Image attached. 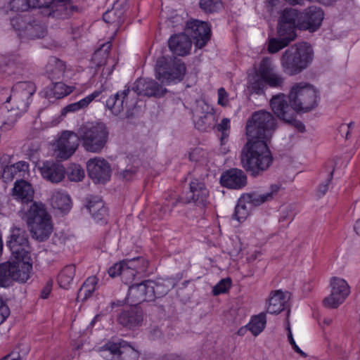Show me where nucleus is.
Listing matches in <instances>:
<instances>
[{
    "label": "nucleus",
    "mask_w": 360,
    "mask_h": 360,
    "mask_svg": "<svg viewBox=\"0 0 360 360\" xmlns=\"http://www.w3.org/2000/svg\"><path fill=\"white\" fill-rule=\"evenodd\" d=\"M288 330V340L290 343V345H291L292 348L294 349V351L295 352H297V354H299L300 356H302V357H306L307 356V354L298 347V345L296 344L294 338H293V336H292V331L290 330V326L289 324L288 325V328H287Z\"/></svg>",
    "instance_id": "obj_55"
},
{
    "label": "nucleus",
    "mask_w": 360,
    "mask_h": 360,
    "mask_svg": "<svg viewBox=\"0 0 360 360\" xmlns=\"http://www.w3.org/2000/svg\"><path fill=\"white\" fill-rule=\"evenodd\" d=\"M120 324L129 329H135L141 326L143 322V314L136 307H131L129 310L123 311L118 316Z\"/></svg>",
    "instance_id": "obj_26"
},
{
    "label": "nucleus",
    "mask_w": 360,
    "mask_h": 360,
    "mask_svg": "<svg viewBox=\"0 0 360 360\" xmlns=\"http://www.w3.org/2000/svg\"><path fill=\"white\" fill-rule=\"evenodd\" d=\"M354 126V122H350L347 124H342L338 128V131L342 136H345V139L350 138V130Z\"/></svg>",
    "instance_id": "obj_59"
},
{
    "label": "nucleus",
    "mask_w": 360,
    "mask_h": 360,
    "mask_svg": "<svg viewBox=\"0 0 360 360\" xmlns=\"http://www.w3.org/2000/svg\"><path fill=\"white\" fill-rule=\"evenodd\" d=\"M138 98L133 88L125 86L124 89L117 91L110 96L106 101V107L115 115L124 112L126 117L132 115V110L136 107Z\"/></svg>",
    "instance_id": "obj_10"
},
{
    "label": "nucleus",
    "mask_w": 360,
    "mask_h": 360,
    "mask_svg": "<svg viewBox=\"0 0 360 360\" xmlns=\"http://www.w3.org/2000/svg\"><path fill=\"white\" fill-rule=\"evenodd\" d=\"M155 70L156 78L162 84H169L183 80L186 68L181 59L161 56L156 61Z\"/></svg>",
    "instance_id": "obj_9"
},
{
    "label": "nucleus",
    "mask_w": 360,
    "mask_h": 360,
    "mask_svg": "<svg viewBox=\"0 0 360 360\" xmlns=\"http://www.w3.org/2000/svg\"><path fill=\"white\" fill-rule=\"evenodd\" d=\"M276 127V120L267 111H257L252 114L246 124V135L250 140H264L271 138Z\"/></svg>",
    "instance_id": "obj_8"
},
{
    "label": "nucleus",
    "mask_w": 360,
    "mask_h": 360,
    "mask_svg": "<svg viewBox=\"0 0 360 360\" xmlns=\"http://www.w3.org/2000/svg\"><path fill=\"white\" fill-rule=\"evenodd\" d=\"M295 38H292L290 35L279 36V38H273L269 40L268 51L270 53H275L287 46L289 43Z\"/></svg>",
    "instance_id": "obj_41"
},
{
    "label": "nucleus",
    "mask_w": 360,
    "mask_h": 360,
    "mask_svg": "<svg viewBox=\"0 0 360 360\" xmlns=\"http://www.w3.org/2000/svg\"><path fill=\"white\" fill-rule=\"evenodd\" d=\"M119 3L114 4L111 10H108L103 15V20L108 24L119 25L124 21V11L119 8Z\"/></svg>",
    "instance_id": "obj_37"
},
{
    "label": "nucleus",
    "mask_w": 360,
    "mask_h": 360,
    "mask_svg": "<svg viewBox=\"0 0 360 360\" xmlns=\"http://www.w3.org/2000/svg\"><path fill=\"white\" fill-rule=\"evenodd\" d=\"M17 172L14 169V166L8 165L4 168L2 178L5 181H12Z\"/></svg>",
    "instance_id": "obj_57"
},
{
    "label": "nucleus",
    "mask_w": 360,
    "mask_h": 360,
    "mask_svg": "<svg viewBox=\"0 0 360 360\" xmlns=\"http://www.w3.org/2000/svg\"><path fill=\"white\" fill-rule=\"evenodd\" d=\"M323 18L324 13L321 8L309 6L300 12L299 30L314 32L321 27Z\"/></svg>",
    "instance_id": "obj_18"
},
{
    "label": "nucleus",
    "mask_w": 360,
    "mask_h": 360,
    "mask_svg": "<svg viewBox=\"0 0 360 360\" xmlns=\"http://www.w3.org/2000/svg\"><path fill=\"white\" fill-rule=\"evenodd\" d=\"M273 156L264 140H250L243 147L240 161L242 167L251 176H262L273 163Z\"/></svg>",
    "instance_id": "obj_2"
},
{
    "label": "nucleus",
    "mask_w": 360,
    "mask_h": 360,
    "mask_svg": "<svg viewBox=\"0 0 360 360\" xmlns=\"http://www.w3.org/2000/svg\"><path fill=\"white\" fill-rule=\"evenodd\" d=\"M11 166H14V169L18 172H27L29 169V163L25 161H19Z\"/></svg>",
    "instance_id": "obj_61"
},
{
    "label": "nucleus",
    "mask_w": 360,
    "mask_h": 360,
    "mask_svg": "<svg viewBox=\"0 0 360 360\" xmlns=\"http://www.w3.org/2000/svg\"><path fill=\"white\" fill-rule=\"evenodd\" d=\"M330 294L323 300V304L328 308H337L344 302L350 293L347 282L340 278H333L330 281Z\"/></svg>",
    "instance_id": "obj_15"
},
{
    "label": "nucleus",
    "mask_w": 360,
    "mask_h": 360,
    "mask_svg": "<svg viewBox=\"0 0 360 360\" xmlns=\"http://www.w3.org/2000/svg\"><path fill=\"white\" fill-rule=\"evenodd\" d=\"M231 286V280L229 278L221 279L212 289V293L217 296L228 292Z\"/></svg>",
    "instance_id": "obj_49"
},
{
    "label": "nucleus",
    "mask_w": 360,
    "mask_h": 360,
    "mask_svg": "<svg viewBox=\"0 0 360 360\" xmlns=\"http://www.w3.org/2000/svg\"><path fill=\"white\" fill-rule=\"evenodd\" d=\"M31 17L28 15H17L11 20V24L14 30L24 31L26 33Z\"/></svg>",
    "instance_id": "obj_48"
},
{
    "label": "nucleus",
    "mask_w": 360,
    "mask_h": 360,
    "mask_svg": "<svg viewBox=\"0 0 360 360\" xmlns=\"http://www.w3.org/2000/svg\"><path fill=\"white\" fill-rule=\"evenodd\" d=\"M281 188L280 184H272L270 186V191L264 194H258L256 192L243 194V199L248 203L253 206H259L262 204L269 202L278 193Z\"/></svg>",
    "instance_id": "obj_30"
},
{
    "label": "nucleus",
    "mask_w": 360,
    "mask_h": 360,
    "mask_svg": "<svg viewBox=\"0 0 360 360\" xmlns=\"http://www.w3.org/2000/svg\"><path fill=\"white\" fill-rule=\"evenodd\" d=\"M205 155V152L200 148H195L189 153V160L192 162L200 161Z\"/></svg>",
    "instance_id": "obj_56"
},
{
    "label": "nucleus",
    "mask_w": 360,
    "mask_h": 360,
    "mask_svg": "<svg viewBox=\"0 0 360 360\" xmlns=\"http://www.w3.org/2000/svg\"><path fill=\"white\" fill-rule=\"evenodd\" d=\"M132 88L136 94V98L139 95L160 98L163 96L167 92V89L155 80L144 78L136 79Z\"/></svg>",
    "instance_id": "obj_22"
},
{
    "label": "nucleus",
    "mask_w": 360,
    "mask_h": 360,
    "mask_svg": "<svg viewBox=\"0 0 360 360\" xmlns=\"http://www.w3.org/2000/svg\"><path fill=\"white\" fill-rule=\"evenodd\" d=\"M46 34V29L38 20L30 19L25 34L30 39L42 38Z\"/></svg>",
    "instance_id": "obj_39"
},
{
    "label": "nucleus",
    "mask_w": 360,
    "mask_h": 360,
    "mask_svg": "<svg viewBox=\"0 0 360 360\" xmlns=\"http://www.w3.org/2000/svg\"><path fill=\"white\" fill-rule=\"evenodd\" d=\"M13 195L22 203L31 202L24 213L23 219L32 237L40 242L47 240L53 231L51 217L42 203L32 201L34 190L32 185L25 180L17 181L13 188Z\"/></svg>",
    "instance_id": "obj_1"
},
{
    "label": "nucleus",
    "mask_w": 360,
    "mask_h": 360,
    "mask_svg": "<svg viewBox=\"0 0 360 360\" xmlns=\"http://www.w3.org/2000/svg\"><path fill=\"white\" fill-rule=\"evenodd\" d=\"M102 91V90L94 91L80 101L66 105L61 110V115L65 116L68 112H74L81 109L86 108L96 98L100 96Z\"/></svg>",
    "instance_id": "obj_33"
},
{
    "label": "nucleus",
    "mask_w": 360,
    "mask_h": 360,
    "mask_svg": "<svg viewBox=\"0 0 360 360\" xmlns=\"http://www.w3.org/2000/svg\"><path fill=\"white\" fill-rule=\"evenodd\" d=\"M146 265L147 262L139 257L117 263L109 268L108 273L112 278L120 275L124 281L128 283L135 276L136 272L138 271V270L136 269V268L140 271H143L145 269Z\"/></svg>",
    "instance_id": "obj_14"
},
{
    "label": "nucleus",
    "mask_w": 360,
    "mask_h": 360,
    "mask_svg": "<svg viewBox=\"0 0 360 360\" xmlns=\"http://www.w3.org/2000/svg\"><path fill=\"white\" fill-rule=\"evenodd\" d=\"M220 184L227 188L240 190L247 185L248 177L242 169L231 168L222 173Z\"/></svg>",
    "instance_id": "obj_23"
},
{
    "label": "nucleus",
    "mask_w": 360,
    "mask_h": 360,
    "mask_svg": "<svg viewBox=\"0 0 360 360\" xmlns=\"http://www.w3.org/2000/svg\"><path fill=\"white\" fill-rule=\"evenodd\" d=\"M139 355V352L127 342H120V360H137Z\"/></svg>",
    "instance_id": "obj_44"
},
{
    "label": "nucleus",
    "mask_w": 360,
    "mask_h": 360,
    "mask_svg": "<svg viewBox=\"0 0 360 360\" xmlns=\"http://www.w3.org/2000/svg\"><path fill=\"white\" fill-rule=\"evenodd\" d=\"M29 352L28 347L23 345L15 349L8 356H5L7 360H25Z\"/></svg>",
    "instance_id": "obj_50"
},
{
    "label": "nucleus",
    "mask_w": 360,
    "mask_h": 360,
    "mask_svg": "<svg viewBox=\"0 0 360 360\" xmlns=\"http://www.w3.org/2000/svg\"><path fill=\"white\" fill-rule=\"evenodd\" d=\"M10 315V309L4 302L0 298V324L4 323Z\"/></svg>",
    "instance_id": "obj_58"
},
{
    "label": "nucleus",
    "mask_w": 360,
    "mask_h": 360,
    "mask_svg": "<svg viewBox=\"0 0 360 360\" xmlns=\"http://www.w3.org/2000/svg\"><path fill=\"white\" fill-rule=\"evenodd\" d=\"M319 99L317 89L307 82L295 83L289 91V100L296 114L313 110L318 105Z\"/></svg>",
    "instance_id": "obj_7"
},
{
    "label": "nucleus",
    "mask_w": 360,
    "mask_h": 360,
    "mask_svg": "<svg viewBox=\"0 0 360 360\" xmlns=\"http://www.w3.org/2000/svg\"><path fill=\"white\" fill-rule=\"evenodd\" d=\"M169 49L176 55L186 56L191 49V39L185 34H175L170 37L169 41Z\"/></svg>",
    "instance_id": "obj_28"
},
{
    "label": "nucleus",
    "mask_w": 360,
    "mask_h": 360,
    "mask_svg": "<svg viewBox=\"0 0 360 360\" xmlns=\"http://www.w3.org/2000/svg\"><path fill=\"white\" fill-rule=\"evenodd\" d=\"M8 248H15L20 246L25 248L29 245L28 235L25 230L13 227L11 229L9 239L6 241Z\"/></svg>",
    "instance_id": "obj_34"
},
{
    "label": "nucleus",
    "mask_w": 360,
    "mask_h": 360,
    "mask_svg": "<svg viewBox=\"0 0 360 360\" xmlns=\"http://www.w3.org/2000/svg\"><path fill=\"white\" fill-rule=\"evenodd\" d=\"M32 258L27 249H16L12 252L10 259L0 264V280L5 286L13 281L25 283L32 275Z\"/></svg>",
    "instance_id": "obj_3"
},
{
    "label": "nucleus",
    "mask_w": 360,
    "mask_h": 360,
    "mask_svg": "<svg viewBox=\"0 0 360 360\" xmlns=\"http://www.w3.org/2000/svg\"><path fill=\"white\" fill-rule=\"evenodd\" d=\"M270 106L274 113L283 121H290L296 117V112L287 96L283 93L277 94L270 100Z\"/></svg>",
    "instance_id": "obj_19"
},
{
    "label": "nucleus",
    "mask_w": 360,
    "mask_h": 360,
    "mask_svg": "<svg viewBox=\"0 0 360 360\" xmlns=\"http://www.w3.org/2000/svg\"><path fill=\"white\" fill-rule=\"evenodd\" d=\"M84 176V172L79 166H74L68 173L71 181H80Z\"/></svg>",
    "instance_id": "obj_52"
},
{
    "label": "nucleus",
    "mask_w": 360,
    "mask_h": 360,
    "mask_svg": "<svg viewBox=\"0 0 360 360\" xmlns=\"http://www.w3.org/2000/svg\"><path fill=\"white\" fill-rule=\"evenodd\" d=\"M111 49V41H107L103 44L100 49L95 51L93 56V60L96 63L97 66L100 67L106 63V60Z\"/></svg>",
    "instance_id": "obj_42"
},
{
    "label": "nucleus",
    "mask_w": 360,
    "mask_h": 360,
    "mask_svg": "<svg viewBox=\"0 0 360 360\" xmlns=\"http://www.w3.org/2000/svg\"><path fill=\"white\" fill-rule=\"evenodd\" d=\"M285 122L292 124L300 132H304L305 131V127L304 124L301 121L295 120V117H293V120L290 121Z\"/></svg>",
    "instance_id": "obj_62"
},
{
    "label": "nucleus",
    "mask_w": 360,
    "mask_h": 360,
    "mask_svg": "<svg viewBox=\"0 0 360 360\" xmlns=\"http://www.w3.org/2000/svg\"><path fill=\"white\" fill-rule=\"evenodd\" d=\"M200 8L205 13H217L223 8L222 0H200Z\"/></svg>",
    "instance_id": "obj_45"
},
{
    "label": "nucleus",
    "mask_w": 360,
    "mask_h": 360,
    "mask_svg": "<svg viewBox=\"0 0 360 360\" xmlns=\"http://www.w3.org/2000/svg\"><path fill=\"white\" fill-rule=\"evenodd\" d=\"M51 291V285L47 284L42 290L41 297L44 299H46L49 295Z\"/></svg>",
    "instance_id": "obj_63"
},
{
    "label": "nucleus",
    "mask_w": 360,
    "mask_h": 360,
    "mask_svg": "<svg viewBox=\"0 0 360 360\" xmlns=\"http://www.w3.org/2000/svg\"><path fill=\"white\" fill-rule=\"evenodd\" d=\"M41 175L45 180L53 184H58L63 180L65 169L63 165L55 161L46 160L39 167Z\"/></svg>",
    "instance_id": "obj_24"
},
{
    "label": "nucleus",
    "mask_w": 360,
    "mask_h": 360,
    "mask_svg": "<svg viewBox=\"0 0 360 360\" xmlns=\"http://www.w3.org/2000/svg\"><path fill=\"white\" fill-rule=\"evenodd\" d=\"M312 58L311 47L306 42L297 43L283 52L281 65L287 75H296L307 68Z\"/></svg>",
    "instance_id": "obj_5"
},
{
    "label": "nucleus",
    "mask_w": 360,
    "mask_h": 360,
    "mask_svg": "<svg viewBox=\"0 0 360 360\" xmlns=\"http://www.w3.org/2000/svg\"><path fill=\"white\" fill-rule=\"evenodd\" d=\"M57 1L63 3L60 6H62L64 8L65 11V15H70L75 12H79V9L76 6H72L70 4V0H56Z\"/></svg>",
    "instance_id": "obj_54"
},
{
    "label": "nucleus",
    "mask_w": 360,
    "mask_h": 360,
    "mask_svg": "<svg viewBox=\"0 0 360 360\" xmlns=\"http://www.w3.org/2000/svg\"><path fill=\"white\" fill-rule=\"evenodd\" d=\"M79 135L72 131H64L57 141L55 153L62 160L68 159L79 146Z\"/></svg>",
    "instance_id": "obj_20"
},
{
    "label": "nucleus",
    "mask_w": 360,
    "mask_h": 360,
    "mask_svg": "<svg viewBox=\"0 0 360 360\" xmlns=\"http://www.w3.org/2000/svg\"><path fill=\"white\" fill-rule=\"evenodd\" d=\"M216 129L221 133L220 143L221 146L226 144L231 131V121L229 118H223L220 123L216 125Z\"/></svg>",
    "instance_id": "obj_46"
},
{
    "label": "nucleus",
    "mask_w": 360,
    "mask_h": 360,
    "mask_svg": "<svg viewBox=\"0 0 360 360\" xmlns=\"http://www.w3.org/2000/svg\"><path fill=\"white\" fill-rule=\"evenodd\" d=\"M32 8L41 9V13L45 16L68 17L65 15L64 8L60 6L63 4L56 0H33Z\"/></svg>",
    "instance_id": "obj_25"
},
{
    "label": "nucleus",
    "mask_w": 360,
    "mask_h": 360,
    "mask_svg": "<svg viewBox=\"0 0 360 360\" xmlns=\"http://www.w3.org/2000/svg\"><path fill=\"white\" fill-rule=\"evenodd\" d=\"M168 288L161 289L160 283H154L151 281L132 285L129 288L127 302L131 304L136 305L145 301L153 300L155 297H160L166 293Z\"/></svg>",
    "instance_id": "obj_11"
},
{
    "label": "nucleus",
    "mask_w": 360,
    "mask_h": 360,
    "mask_svg": "<svg viewBox=\"0 0 360 360\" xmlns=\"http://www.w3.org/2000/svg\"><path fill=\"white\" fill-rule=\"evenodd\" d=\"M50 202L53 209L68 212L71 209V199L65 192L55 191L52 193Z\"/></svg>",
    "instance_id": "obj_32"
},
{
    "label": "nucleus",
    "mask_w": 360,
    "mask_h": 360,
    "mask_svg": "<svg viewBox=\"0 0 360 360\" xmlns=\"http://www.w3.org/2000/svg\"><path fill=\"white\" fill-rule=\"evenodd\" d=\"M75 275V266L68 265L64 267L58 274V283L60 288L68 289Z\"/></svg>",
    "instance_id": "obj_38"
},
{
    "label": "nucleus",
    "mask_w": 360,
    "mask_h": 360,
    "mask_svg": "<svg viewBox=\"0 0 360 360\" xmlns=\"http://www.w3.org/2000/svg\"><path fill=\"white\" fill-rule=\"evenodd\" d=\"M79 141L88 152L100 153L108 139V131L103 122H86L77 131Z\"/></svg>",
    "instance_id": "obj_6"
},
{
    "label": "nucleus",
    "mask_w": 360,
    "mask_h": 360,
    "mask_svg": "<svg viewBox=\"0 0 360 360\" xmlns=\"http://www.w3.org/2000/svg\"><path fill=\"white\" fill-rule=\"evenodd\" d=\"M209 195V191L205 184L194 179L189 184V191L184 196L180 197L174 202H172V207L176 206L178 202H181L183 204L193 203L198 207H205L208 203Z\"/></svg>",
    "instance_id": "obj_12"
},
{
    "label": "nucleus",
    "mask_w": 360,
    "mask_h": 360,
    "mask_svg": "<svg viewBox=\"0 0 360 360\" xmlns=\"http://www.w3.org/2000/svg\"><path fill=\"white\" fill-rule=\"evenodd\" d=\"M266 317L264 313H260L251 317L246 328L254 336L259 335L265 328Z\"/></svg>",
    "instance_id": "obj_36"
},
{
    "label": "nucleus",
    "mask_w": 360,
    "mask_h": 360,
    "mask_svg": "<svg viewBox=\"0 0 360 360\" xmlns=\"http://www.w3.org/2000/svg\"><path fill=\"white\" fill-rule=\"evenodd\" d=\"M288 293L281 290L272 291L266 303V308L268 313L271 314H279L285 307L288 300Z\"/></svg>",
    "instance_id": "obj_29"
},
{
    "label": "nucleus",
    "mask_w": 360,
    "mask_h": 360,
    "mask_svg": "<svg viewBox=\"0 0 360 360\" xmlns=\"http://www.w3.org/2000/svg\"><path fill=\"white\" fill-rule=\"evenodd\" d=\"M86 169L89 177L96 184H104L110 179L111 168L105 159L94 158L88 160Z\"/></svg>",
    "instance_id": "obj_21"
},
{
    "label": "nucleus",
    "mask_w": 360,
    "mask_h": 360,
    "mask_svg": "<svg viewBox=\"0 0 360 360\" xmlns=\"http://www.w3.org/2000/svg\"><path fill=\"white\" fill-rule=\"evenodd\" d=\"M35 91L36 86L33 82H20L13 86L7 102L12 101L20 112H26L29 108L31 97Z\"/></svg>",
    "instance_id": "obj_13"
},
{
    "label": "nucleus",
    "mask_w": 360,
    "mask_h": 360,
    "mask_svg": "<svg viewBox=\"0 0 360 360\" xmlns=\"http://www.w3.org/2000/svg\"><path fill=\"white\" fill-rule=\"evenodd\" d=\"M74 86H68L63 82H53L51 91L53 98L60 99L70 94L74 91Z\"/></svg>",
    "instance_id": "obj_43"
},
{
    "label": "nucleus",
    "mask_w": 360,
    "mask_h": 360,
    "mask_svg": "<svg viewBox=\"0 0 360 360\" xmlns=\"http://www.w3.org/2000/svg\"><path fill=\"white\" fill-rule=\"evenodd\" d=\"M185 31L198 49L203 48L210 39L211 30L209 25L198 20L187 22Z\"/></svg>",
    "instance_id": "obj_16"
},
{
    "label": "nucleus",
    "mask_w": 360,
    "mask_h": 360,
    "mask_svg": "<svg viewBox=\"0 0 360 360\" xmlns=\"http://www.w3.org/2000/svg\"><path fill=\"white\" fill-rule=\"evenodd\" d=\"M285 78L276 69L271 58H263L256 70V76L248 82V89L251 94L262 95L266 87L282 89Z\"/></svg>",
    "instance_id": "obj_4"
},
{
    "label": "nucleus",
    "mask_w": 360,
    "mask_h": 360,
    "mask_svg": "<svg viewBox=\"0 0 360 360\" xmlns=\"http://www.w3.org/2000/svg\"><path fill=\"white\" fill-rule=\"evenodd\" d=\"M86 202V207L94 219L97 222L105 223L108 212L102 199L98 196H90Z\"/></svg>",
    "instance_id": "obj_27"
},
{
    "label": "nucleus",
    "mask_w": 360,
    "mask_h": 360,
    "mask_svg": "<svg viewBox=\"0 0 360 360\" xmlns=\"http://www.w3.org/2000/svg\"><path fill=\"white\" fill-rule=\"evenodd\" d=\"M120 342H108L98 348V352L106 360H120Z\"/></svg>",
    "instance_id": "obj_35"
},
{
    "label": "nucleus",
    "mask_w": 360,
    "mask_h": 360,
    "mask_svg": "<svg viewBox=\"0 0 360 360\" xmlns=\"http://www.w3.org/2000/svg\"><path fill=\"white\" fill-rule=\"evenodd\" d=\"M300 12L292 8H285L278 20V36L290 35L296 38V30L299 29Z\"/></svg>",
    "instance_id": "obj_17"
},
{
    "label": "nucleus",
    "mask_w": 360,
    "mask_h": 360,
    "mask_svg": "<svg viewBox=\"0 0 360 360\" xmlns=\"http://www.w3.org/2000/svg\"><path fill=\"white\" fill-rule=\"evenodd\" d=\"M66 69L63 61L57 58H51L46 66V72L49 79L52 82L63 78Z\"/></svg>",
    "instance_id": "obj_31"
},
{
    "label": "nucleus",
    "mask_w": 360,
    "mask_h": 360,
    "mask_svg": "<svg viewBox=\"0 0 360 360\" xmlns=\"http://www.w3.org/2000/svg\"><path fill=\"white\" fill-rule=\"evenodd\" d=\"M218 104L221 106H226L228 104V94L224 88L221 87L218 89Z\"/></svg>",
    "instance_id": "obj_60"
},
{
    "label": "nucleus",
    "mask_w": 360,
    "mask_h": 360,
    "mask_svg": "<svg viewBox=\"0 0 360 360\" xmlns=\"http://www.w3.org/2000/svg\"><path fill=\"white\" fill-rule=\"evenodd\" d=\"M98 278L95 276L89 277L84 282L78 293V298L85 300L90 297L96 290Z\"/></svg>",
    "instance_id": "obj_40"
},
{
    "label": "nucleus",
    "mask_w": 360,
    "mask_h": 360,
    "mask_svg": "<svg viewBox=\"0 0 360 360\" xmlns=\"http://www.w3.org/2000/svg\"><path fill=\"white\" fill-rule=\"evenodd\" d=\"M247 201L243 199V195L238 200L235 207L233 218L238 221H244L249 214V210L246 206Z\"/></svg>",
    "instance_id": "obj_47"
},
{
    "label": "nucleus",
    "mask_w": 360,
    "mask_h": 360,
    "mask_svg": "<svg viewBox=\"0 0 360 360\" xmlns=\"http://www.w3.org/2000/svg\"><path fill=\"white\" fill-rule=\"evenodd\" d=\"M137 172V167L131 166L120 172V175L124 180L131 181L136 177Z\"/></svg>",
    "instance_id": "obj_53"
},
{
    "label": "nucleus",
    "mask_w": 360,
    "mask_h": 360,
    "mask_svg": "<svg viewBox=\"0 0 360 360\" xmlns=\"http://www.w3.org/2000/svg\"><path fill=\"white\" fill-rule=\"evenodd\" d=\"M354 231L358 235L360 236V219L356 221L354 225Z\"/></svg>",
    "instance_id": "obj_64"
},
{
    "label": "nucleus",
    "mask_w": 360,
    "mask_h": 360,
    "mask_svg": "<svg viewBox=\"0 0 360 360\" xmlns=\"http://www.w3.org/2000/svg\"><path fill=\"white\" fill-rule=\"evenodd\" d=\"M334 169H335L333 167V169L329 172L328 177L325 180V181L319 185L317 188V193L319 196H323L328 191L329 185L330 184V182L333 177Z\"/></svg>",
    "instance_id": "obj_51"
}]
</instances>
